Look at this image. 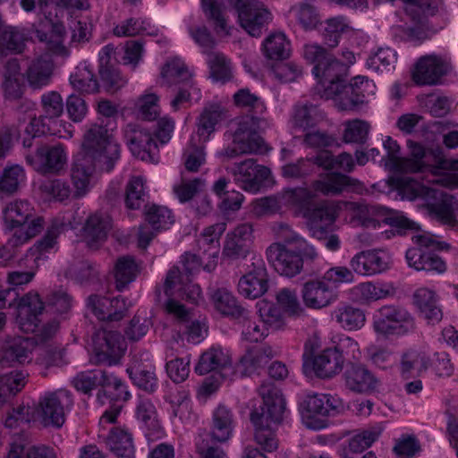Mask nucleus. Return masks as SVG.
Returning <instances> with one entry per match:
<instances>
[{
    "mask_svg": "<svg viewBox=\"0 0 458 458\" xmlns=\"http://www.w3.org/2000/svg\"><path fill=\"white\" fill-rule=\"evenodd\" d=\"M112 125L93 123L86 130L81 148L75 156L72 167V182L76 198L83 197L89 190V182L97 165L110 172L120 157V145L114 136Z\"/></svg>",
    "mask_w": 458,
    "mask_h": 458,
    "instance_id": "nucleus-1",
    "label": "nucleus"
},
{
    "mask_svg": "<svg viewBox=\"0 0 458 458\" xmlns=\"http://www.w3.org/2000/svg\"><path fill=\"white\" fill-rule=\"evenodd\" d=\"M276 234L284 243L271 244L267 250V258L278 274L293 277L301 271L303 259L313 260L318 257L315 248L288 225L280 224Z\"/></svg>",
    "mask_w": 458,
    "mask_h": 458,
    "instance_id": "nucleus-2",
    "label": "nucleus"
},
{
    "mask_svg": "<svg viewBox=\"0 0 458 458\" xmlns=\"http://www.w3.org/2000/svg\"><path fill=\"white\" fill-rule=\"evenodd\" d=\"M316 193L306 187L286 188L281 191V199L285 208L296 216L306 219L309 230L315 238L326 234L327 221L333 217L331 201H315Z\"/></svg>",
    "mask_w": 458,
    "mask_h": 458,
    "instance_id": "nucleus-3",
    "label": "nucleus"
},
{
    "mask_svg": "<svg viewBox=\"0 0 458 458\" xmlns=\"http://www.w3.org/2000/svg\"><path fill=\"white\" fill-rule=\"evenodd\" d=\"M3 229L11 236L7 244L18 247L28 242L44 228V219L36 216L33 205L25 199L7 202L2 209Z\"/></svg>",
    "mask_w": 458,
    "mask_h": 458,
    "instance_id": "nucleus-4",
    "label": "nucleus"
},
{
    "mask_svg": "<svg viewBox=\"0 0 458 458\" xmlns=\"http://www.w3.org/2000/svg\"><path fill=\"white\" fill-rule=\"evenodd\" d=\"M61 8L58 0H38V24H33V28L36 38L46 45L48 51L58 56H67L69 50L64 45L66 30L60 21L63 16Z\"/></svg>",
    "mask_w": 458,
    "mask_h": 458,
    "instance_id": "nucleus-5",
    "label": "nucleus"
},
{
    "mask_svg": "<svg viewBox=\"0 0 458 458\" xmlns=\"http://www.w3.org/2000/svg\"><path fill=\"white\" fill-rule=\"evenodd\" d=\"M303 57L312 64V73L317 79L316 92L318 95L325 89L343 82L346 76V65L321 46L311 43L304 46Z\"/></svg>",
    "mask_w": 458,
    "mask_h": 458,
    "instance_id": "nucleus-6",
    "label": "nucleus"
},
{
    "mask_svg": "<svg viewBox=\"0 0 458 458\" xmlns=\"http://www.w3.org/2000/svg\"><path fill=\"white\" fill-rule=\"evenodd\" d=\"M44 310V303L37 292L24 294L17 304L16 322L24 333H37L39 341L46 342L53 338L59 329V322L52 319L39 327V316Z\"/></svg>",
    "mask_w": 458,
    "mask_h": 458,
    "instance_id": "nucleus-7",
    "label": "nucleus"
},
{
    "mask_svg": "<svg viewBox=\"0 0 458 458\" xmlns=\"http://www.w3.org/2000/svg\"><path fill=\"white\" fill-rule=\"evenodd\" d=\"M264 123L262 118L242 116L238 122L232 144L217 152L216 156L225 162L240 155L261 151L264 141L259 131Z\"/></svg>",
    "mask_w": 458,
    "mask_h": 458,
    "instance_id": "nucleus-8",
    "label": "nucleus"
},
{
    "mask_svg": "<svg viewBox=\"0 0 458 458\" xmlns=\"http://www.w3.org/2000/svg\"><path fill=\"white\" fill-rule=\"evenodd\" d=\"M372 327L378 335L404 336L416 330L414 317L406 309L395 305H384L373 315Z\"/></svg>",
    "mask_w": 458,
    "mask_h": 458,
    "instance_id": "nucleus-9",
    "label": "nucleus"
},
{
    "mask_svg": "<svg viewBox=\"0 0 458 458\" xmlns=\"http://www.w3.org/2000/svg\"><path fill=\"white\" fill-rule=\"evenodd\" d=\"M333 217L327 221L326 233L333 230L337 217L343 213L344 219L352 226L376 229L379 227L380 206L369 205L363 201H331Z\"/></svg>",
    "mask_w": 458,
    "mask_h": 458,
    "instance_id": "nucleus-10",
    "label": "nucleus"
},
{
    "mask_svg": "<svg viewBox=\"0 0 458 458\" xmlns=\"http://www.w3.org/2000/svg\"><path fill=\"white\" fill-rule=\"evenodd\" d=\"M73 405L72 394L65 389L45 393L38 406L32 408L36 420L44 427L61 428L65 421V412Z\"/></svg>",
    "mask_w": 458,
    "mask_h": 458,
    "instance_id": "nucleus-11",
    "label": "nucleus"
},
{
    "mask_svg": "<svg viewBox=\"0 0 458 458\" xmlns=\"http://www.w3.org/2000/svg\"><path fill=\"white\" fill-rule=\"evenodd\" d=\"M263 399L260 411H255L250 415L252 423H266L277 426L286 412L285 401L279 389L271 383H263L259 388Z\"/></svg>",
    "mask_w": 458,
    "mask_h": 458,
    "instance_id": "nucleus-12",
    "label": "nucleus"
},
{
    "mask_svg": "<svg viewBox=\"0 0 458 458\" xmlns=\"http://www.w3.org/2000/svg\"><path fill=\"white\" fill-rule=\"evenodd\" d=\"M125 349L124 340L118 332L100 329L93 336L91 361L97 365L116 364L123 355Z\"/></svg>",
    "mask_w": 458,
    "mask_h": 458,
    "instance_id": "nucleus-13",
    "label": "nucleus"
},
{
    "mask_svg": "<svg viewBox=\"0 0 458 458\" xmlns=\"http://www.w3.org/2000/svg\"><path fill=\"white\" fill-rule=\"evenodd\" d=\"M233 6L240 25L252 37H259L272 20L270 12L258 0H236Z\"/></svg>",
    "mask_w": 458,
    "mask_h": 458,
    "instance_id": "nucleus-14",
    "label": "nucleus"
},
{
    "mask_svg": "<svg viewBox=\"0 0 458 458\" xmlns=\"http://www.w3.org/2000/svg\"><path fill=\"white\" fill-rule=\"evenodd\" d=\"M104 387L113 388L114 393H110V395H112L110 397H107L106 390H101L98 393L97 400L100 404H105V400L109 399V408L106 409L100 417V425L114 423L122 411L123 403L131 396L127 390L125 383L113 374L107 373Z\"/></svg>",
    "mask_w": 458,
    "mask_h": 458,
    "instance_id": "nucleus-15",
    "label": "nucleus"
},
{
    "mask_svg": "<svg viewBox=\"0 0 458 458\" xmlns=\"http://www.w3.org/2000/svg\"><path fill=\"white\" fill-rule=\"evenodd\" d=\"M393 263L385 249H371L356 253L349 262L352 271L361 276H373L387 271Z\"/></svg>",
    "mask_w": 458,
    "mask_h": 458,
    "instance_id": "nucleus-16",
    "label": "nucleus"
},
{
    "mask_svg": "<svg viewBox=\"0 0 458 458\" xmlns=\"http://www.w3.org/2000/svg\"><path fill=\"white\" fill-rule=\"evenodd\" d=\"M268 289V276L263 259L253 255L250 264L247 266V272L239 279L238 292L248 299H257L267 293Z\"/></svg>",
    "mask_w": 458,
    "mask_h": 458,
    "instance_id": "nucleus-17",
    "label": "nucleus"
},
{
    "mask_svg": "<svg viewBox=\"0 0 458 458\" xmlns=\"http://www.w3.org/2000/svg\"><path fill=\"white\" fill-rule=\"evenodd\" d=\"M311 187L315 192L324 196H338L344 191L360 194L364 191L363 183L356 178L340 172L323 174L314 180Z\"/></svg>",
    "mask_w": 458,
    "mask_h": 458,
    "instance_id": "nucleus-18",
    "label": "nucleus"
},
{
    "mask_svg": "<svg viewBox=\"0 0 458 458\" xmlns=\"http://www.w3.org/2000/svg\"><path fill=\"white\" fill-rule=\"evenodd\" d=\"M26 161L38 173L58 174L67 164V152L61 144L43 145L34 155H27Z\"/></svg>",
    "mask_w": 458,
    "mask_h": 458,
    "instance_id": "nucleus-19",
    "label": "nucleus"
},
{
    "mask_svg": "<svg viewBox=\"0 0 458 458\" xmlns=\"http://www.w3.org/2000/svg\"><path fill=\"white\" fill-rule=\"evenodd\" d=\"M195 371L199 375L218 371L223 378L233 380V366L229 350L219 345L211 346L199 357Z\"/></svg>",
    "mask_w": 458,
    "mask_h": 458,
    "instance_id": "nucleus-20",
    "label": "nucleus"
},
{
    "mask_svg": "<svg viewBox=\"0 0 458 458\" xmlns=\"http://www.w3.org/2000/svg\"><path fill=\"white\" fill-rule=\"evenodd\" d=\"M303 303L309 309L321 310L338 299V291L321 276L306 282L301 288Z\"/></svg>",
    "mask_w": 458,
    "mask_h": 458,
    "instance_id": "nucleus-21",
    "label": "nucleus"
},
{
    "mask_svg": "<svg viewBox=\"0 0 458 458\" xmlns=\"http://www.w3.org/2000/svg\"><path fill=\"white\" fill-rule=\"evenodd\" d=\"M233 175L239 187L245 191L256 193L270 175V170L250 158L238 164L233 170Z\"/></svg>",
    "mask_w": 458,
    "mask_h": 458,
    "instance_id": "nucleus-22",
    "label": "nucleus"
},
{
    "mask_svg": "<svg viewBox=\"0 0 458 458\" xmlns=\"http://www.w3.org/2000/svg\"><path fill=\"white\" fill-rule=\"evenodd\" d=\"M448 64L441 57L428 55L420 57L412 71V80L418 85H435L447 73Z\"/></svg>",
    "mask_w": 458,
    "mask_h": 458,
    "instance_id": "nucleus-23",
    "label": "nucleus"
},
{
    "mask_svg": "<svg viewBox=\"0 0 458 458\" xmlns=\"http://www.w3.org/2000/svg\"><path fill=\"white\" fill-rule=\"evenodd\" d=\"M345 386L358 394L376 392L380 381L376 375L361 363L350 364L344 373Z\"/></svg>",
    "mask_w": 458,
    "mask_h": 458,
    "instance_id": "nucleus-24",
    "label": "nucleus"
},
{
    "mask_svg": "<svg viewBox=\"0 0 458 458\" xmlns=\"http://www.w3.org/2000/svg\"><path fill=\"white\" fill-rule=\"evenodd\" d=\"M302 406L308 417L335 416L344 410V403L337 395L323 393H311L307 394Z\"/></svg>",
    "mask_w": 458,
    "mask_h": 458,
    "instance_id": "nucleus-25",
    "label": "nucleus"
},
{
    "mask_svg": "<svg viewBox=\"0 0 458 458\" xmlns=\"http://www.w3.org/2000/svg\"><path fill=\"white\" fill-rule=\"evenodd\" d=\"M226 230V224L220 222L206 227L199 234L197 242L203 256L209 259L204 269L210 272L215 269L220 250V237Z\"/></svg>",
    "mask_w": 458,
    "mask_h": 458,
    "instance_id": "nucleus-26",
    "label": "nucleus"
},
{
    "mask_svg": "<svg viewBox=\"0 0 458 458\" xmlns=\"http://www.w3.org/2000/svg\"><path fill=\"white\" fill-rule=\"evenodd\" d=\"M135 417L145 428V435L149 441L160 439L165 436V430L158 419L157 408L149 398L143 395L139 396L135 408Z\"/></svg>",
    "mask_w": 458,
    "mask_h": 458,
    "instance_id": "nucleus-27",
    "label": "nucleus"
},
{
    "mask_svg": "<svg viewBox=\"0 0 458 458\" xmlns=\"http://www.w3.org/2000/svg\"><path fill=\"white\" fill-rule=\"evenodd\" d=\"M276 352L270 346L253 347L248 349L233 366V379L250 376L263 369L276 356Z\"/></svg>",
    "mask_w": 458,
    "mask_h": 458,
    "instance_id": "nucleus-28",
    "label": "nucleus"
},
{
    "mask_svg": "<svg viewBox=\"0 0 458 458\" xmlns=\"http://www.w3.org/2000/svg\"><path fill=\"white\" fill-rule=\"evenodd\" d=\"M88 307L99 320H120L128 310L126 299L121 296L109 298L106 296H90Z\"/></svg>",
    "mask_w": 458,
    "mask_h": 458,
    "instance_id": "nucleus-29",
    "label": "nucleus"
},
{
    "mask_svg": "<svg viewBox=\"0 0 458 458\" xmlns=\"http://www.w3.org/2000/svg\"><path fill=\"white\" fill-rule=\"evenodd\" d=\"M127 144L131 154L142 161L157 162L158 144L154 136L147 130L137 128L127 134Z\"/></svg>",
    "mask_w": 458,
    "mask_h": 458,
    "instance_id": "nucleus-30",
    "label": "nucleus"
},
{
    "mask_svg": "<svg viewBox=\"0 0 458 458\" xmlns=\"http://www.w3.org/2000/svg\"><path fill=\"white\" fill-rule=\"evenodd\" d=\"M111 229V217L108 215L97 212L87 218L82 227L81 235L89 248L98 249L106 242Z\"/></svg>",
    "mask_w": 458,
    "mask_h": 458,
    "instance_id": "nucleus-31",
    "label": "nucleus"
},
{
    "mask_svg": "<svg viewBox=\"0 0 458 458\" xmlns=\"http://www.w3.org/2000/svg\"><path fill=\"white\" fill-rule=\"evenodd\" d=\"M180 283V268L178 267H171L165 276L164 283V292L167 296L165 303L166 313L172 316L180 323L189 322L191 318V311L186 309L183 304L174 300L173 296L175 294V288Z\"/></svg>",
    "mask_w": 458,
    "mask_h": 458,
    "instance_id": "nucleus-32",
    "label": "nucleus"
},
{
    "mask_svg": "<svg viewBox=\"0 0 458 458\" xmlns=\"http://www.w3.org/2000/svg\"><path fill=\"white\" fill-rule=\"evenodd\" d=\"M436 200L427 204L428 213L441 224L458 229V199L452 195L437 192Z\"/></svg>",
    "mask_w": 458,
    "mask_h": 458,
    "instance_id": "nucleus-33",
    "label": "nucleus"
},
{
    "mask_svg": "<svg viewBox=\"0 0 458 458\" xmlns=\"http://www.w3.org/2000/svg\"><path fill=\"white\" fill-rule=\"evenodd\" d=\"M413 304L420 316L427 320L428 324L436 325L443 318V311L438 304L437 293L427 287L418 288L412 296Z\"/></svg>",
    "mask_w": 458,
    "mask_h": 458,
    "instance_id": "nucleus-34",
    "label": "nucleus"
},
{
    "mask_svg": "<svg viewBox=\"0 0 458 458\" xmlns=\"http://www.w3.org/2000/svg\"><path fill=\"white\" fill-rule=\"evenodd\" d=\"M47 53L33 59L29 64L25 76L29 85L33 89H41L47 86L54 72V55L45 47Z\"/></svg>",
    "mask_w": 458,
    "mask_h": 458,
    "instance_id": "nucleus-35",
    "label": "nucleus"
},
{
    "mask_svg": "<svg viewBox=\"0 0 458 458\" xmlns=\"http://www.w3.org/2000/svg\"><path fill=\"white\" fill-rule=\"evenodd\" d=\"M406 261L409 267L416 270L443 274L446 271L445 261L437 253L429 250H423L420 248H411L406 251Z\"/></svg>",
    "mask_w": 458,
    "mask_h": 458,
    "instance_id": "nucleus-36",
    "label": "nucleus"
},
{
    "mask_svg": "<svg viewBox=\"0 0 458 458\" xmlns=\"http://www.w3.org/2000/svg\"><path fill=\"white\" fill-rule=\"evenodd\" d=\"M313 370L320 378H331L344 369V360L333 347L326 348L313 358Z\"/></svg>",
    "mask_w": 458,
    "mask_h": 458,
    "instance_id": "nucleus-37",
    "label": "nucleus"
},
{
    "mask_svg": "<svg viewBox=\"0 0 458 458\" xmlns=\"http://www.w3.org/2000/svg\"><path fill=\"white\" fill-rule=\"evenodd\" d=\"M72 219V212L64 213V215L58 216L53 219L52 224L47 229L43 239L38 241L35 245L36 250L40 255L55 250L58 235L62 232L74 227Z\"/></svg>",
    "mask_w": 458,
    "mask_h": 458,
    "instance_id": "nucleus-38",
    "label": "nucleus"
},
{
    "mask_svg": "<svg viewBox=\"0 0 458 458\" xmlns=\"http://www.w3.org/2000/svg\"><path fill=\"white\" fill-rule=\"evenodd\" d=\"M34 347V342L28 337L17 336L9 339L2 350L1 364L24 363L30 360V354Z\"/></svg>",
    "mask_w": 458,
    "mask_h": 458,
    "instance_id": "nucleus-39",
    "label": "nucleus"
},
{
    "mask_svg": "<svg viewBox=\"0 0 458 458\" xmlns=\"http://www.w3.org/2000/svg\"><path fill=\"white\" fill-rule=\"evenodd\" d=\"M209 301L214 310L225 317L239 318L244 314L242 307L233 294L225 288H217L210 292Z\"/></svg>",
    "mask_w": 458,
    "mask_h": 458,
    "instance_id": "nucleus-40",
    "label": "nucleus"
},
{
    "mask_svg": "<svg viewBox=\"0 0 458 458\" xmlns=\"http://www.w3.org/2000/svg\"><path fill=\"white\" fill-rule=\"evenodd\" d=\"M352 292L359 301L371 302L393 296L395 288L390 283L368 281L355 285Z\"/></svg>",
    "mask_w": 458,
    "mask_h": 458,
    "instance_id": "nucleus-41",
    "label": "nucleus"
},
{
    "mask_svg": "<svg viewBox=\"0 0 458 458\" xmlns=\"http://www.w3.org/2000/svg\"><path fill=\"white\" fill-rule=\"evenodd\" d=\"M331 317L340 327L348 331L359 330L366 322L364 311L350 304L335 307L332 311Z\"/></svg>",
    "mask_w": 458,
    "mask_h": 458,
    "instance_id": "nucleus-42",
    "label": "nucleus"
},
{
    "mask_svg": "<svg viewBox=\"0 0 458 458\" xmlns=\"http://www.w3.org/2000/svg\"><path fill=\"white\" fill-rule=\"evenodd\" d=\"M322 98L332 99L335 106L342 111H352L356 109L360 103H354L356 100L353 89L344 81L339 82L335 86H330L324 89V92L319 95Z\"/></svg>",
    "mask_w": 458,
    "mask_h": 458,
    "instance_id": "nucleus-43",
    "label": "nucleus"
},
{
    "mask_svg": "<svg viewBox=\"0 0 458 458\" xmlns=\"http://www.w3.org/2000/svg\"><path fill=\"white\" fill-rule=\"evenodd\" d=\"M223 119V109L217 104L204 107L197 121V133L199 140L207 142L216 131V126Z\"/></svg>",
    "mask_w": 458,
    "mask_h": 458,
    "instance_id": "nucleus-44",
    "label": "nucleus"
},
{
    "mask_svg": "<svg viewBox=\"0 0 458 458\" xmlns=\"http://www.w3.org/2000/svg\"><path fill=\"white\" fill-rule=\"evenodd\" d=\"M157 30L151 22L143 17H131L122 21L116 24L113 29L114 36L123 37H134L137 35H156Z\"/></svg>",
    "mask_w": 458,
    "mask_h": 458,
    "instance_id": "nucleus-45",
    "label": "nucleus"
},
{
    "mask_svg": "<svg viewBox=\"0 0 458 458\" xmlns=\"http://www.w3.org/2000/svg\"><path fill=\"white\" fill-rule=\"evenodd\" d=\"M110 450L120 458H134V445L130 432L121 428H113L106 439Z\"/></svg>",
    "mask_w": 458,
    "mask_h": 458,
    "instance_id": "nucleus-46",
    "label": "nucleus"
},
{
    "mask_svg": "<svg viewBox=\"0 0 458 458\" xmlns=\"http://www.w3.org/2000/svg\"><path fill=\"white\" fill-rule=\"evenodd\" d=\"M381 430L377 428H369L362 430L348 439V443L344 446L341 458H352L350 454H360L370 447L379 437Z\"/></svg>",
    "mask_w": 458,
    "mask_h": 458,
    "instance_id": "nucleus-47",
    "label": "nucleus"
},
{
    "mask_svg": "<svg viewBox=\"0 0 458 458\" xmlns=\"http://www.w3.org/2000/svg\"><path fill=\"white\" fill-rule=\"evenodd\" d=\"M201 9L207 19L213 22L217 33L230 34V27L225 16L226 7L224 0H200Z\"/></svg>",
    "mask_w": 458,
    "mask_h": 458,
    "instance_id": "nucleus-48",
    "label": "nucleus"
},
{
    "mask_svg": "<svg viewBox=\"0 0 458 458\" xmlns=\"http://www.w3.org/2000/svg\"><path fill=\"white\" fill-rule=\"evenodd\" d=\"M106 375V371L99 369L81 371L72 378V384L77 391L90 395L98 386L104 387Z\"/></svg>",
    "mask_w": 458,
    "mask_h": 458,
    "instance_id": "nucleus-49",
    "label": "nucleus"
},
{
    "mask_svg": "<svg viewBox=\"0 0 458 458\" xmlns=\"http://www.w3.org/2000/svg\"><path fill=\"white\" fill-rule=\"evenodd\" d=\"M263 50L268 59H286L291 54V43L284 33H272L264 40Z\"/></svg>",
    "mask_w": 458,
    "mask_h": 458,
    "instance_id": "nucleus-50",
    "label": "nucleus"
},
{
    "mask_svg": "<svg viewBox=\"0 0 458 458\" xmlns=\"http://www.w3.org/2000/svg\"><path fill=\"white\" fill-rule=\"evenodd\" d=\"M233 432V415L224 405H219L213 413L212 437L218 442L228 440Z\"/></svg>",
    "mask_w": 458,
    "mask_h": 458,
    "instance_id": "nucleus-51",
    "label": "nucleus"
},
{
    "mask_svg": "<svg viewBox=\"0 0 458 458\" xmlns=\"http://www.w3.org/2000/svg\"><path fill=\"white\" fill-rule=\"evenodd\" d=\"M207 64L210 78L215 81H228L233 75L231 61L221 52H211L207 55Z\"/></svg>",
    "mask_w": 458,
    "mask_h": 458,
    "instance_id": "nucleus-52",
    "label": "nucleus"
},
{
    "mask_svg": "<svg viewBox=\"0 0 458 458\" xmlns=\"http://www.w3.org/2000/svg\"><path fill=\"white\" fill-rule=\"evenodd\" d=\"M318 122V108L313 105H296L291 117V123L294 130L307 131L312 129Z\"/></svg>",
    "mask_w": 458,
    "mask_h": 458,
    "instance_id": "nucleus-53",
    "label": "nucleus"
},
{
    "mask_svg": "<svg viewBox=\"0 0 458 458\" xmlns=\"http://www.w3.org/2000/svg\"><path fill=\"white\" fill-rule=\"evenodd\" d=\"M24 30L19 27L4 26L0 31V50L13 54L21 53L25 47Z\"/></svg>",
    "mask_w": 458,
    "mask_h": 458,
    "instance_id": "nucleus-54",
    "label": "nucleus"
},
{
    "mask_svg": "<svg viewBox=\"0 0 458 458\" xmlns=\"http://www.w3.org/2000/svg\"><path fill=\"white\" fill-rule=\"evenodd\" d=\"M29 374L22 370H14L0 376V401L5 402L15 395L26 386Z\"/></svg>",
    "mask_w": 458,
    "mask_h": 458,
    "instance_id": "nucleus-55",
    "label": "nucleus"
},
{
    "mask_svg": "<svg viewBox=\"0 0 458 458\" xmlns=\"http://www.w3.org/2000/svg\"><path fill=\"white\" fill-rule=\"evenodd\" d=\"M428 356L421 348H410L403 352L401 357V373L408 377L411 371L426 369L428 363Z\"/></svg>",
    "mask_w": 458,
    "mask_h": 458,
    "instance_id": "nucleus-56",
    "label": "nucleus"
},
{
    "mask_svg": "<svg viewBox=\"0 0 458 458\" xmlns=\"http://www.w3.org/2000/svg\"><path fill=\"white\" fill-rule=\"evenodd\" d=\"M238 319H240V324L242 325V340L250 343H257L268 335L267 327L260 320L252 318L246 309H244V314Z\"/></svg>",
    "mask_w": 458,
    "mask_h": 458,
    "instance_id": "nucleus-57",
    "label": "nucleus"
},
{
    "mask_svg": "<svg viewBox=\"0 0 458 458\" xmlns=\"http://www.w3.org/2000/svg\"><path fill=\"white\" fill-rule=\"evenodd\" d=\"M190 78L191 72L180 58L168 60L161 70V79L165 85L179 84L187 81Z\"/></svg>",
    "mask_w": 458,
    "mask_h": 458,
    "instance_id": "nucleus-58",
    "label": "nucleus"
},
{
    "mask_svg": "<svg viewBox=\"0 0 458 458\" xmlns=\"http://www.w3.org/2000/svg\"><path fill=\"white\" fill-rule=\"evenodd\" d=\"M233 100L237 106L248 108L252 112V114L247 116L262 118L265 121L262 126L267 124V121L263 117V114L267 112V106L259 97L250 93L248 89H242L233 95Z\"/></svg>",
    "mask_w": 458,
    "mask_h": 458,
    "instance_id": "nucleus-59",
    "label": "nucleus"
},
{
    "mask_svg": "<svg viewBox=\"0 0 458 458\" xmlns=\"http://www.w3.org/2000/svg\"><path fill=\"white\" fill-rule=\"evenodd\" d=\"M344 127L343 140L345 143L363 144L369 138L370 124L365 120H348Z\"/></svg>",
    "mask_w": 458,
    "mask_h": 458,
    "instance_id": "nucleus-60",
    "label": "nucleus"
},
{
    "mask_svg": "<svg viewBox=\"0 0 458 458\" xmlns=\"http://www.w3.org/2000/svg\"><path fill=\"white\" fill-rule=\"evenodd\" d=\"M407 148L411 157H403L401 174H414L422 171L425 166V147L420 143L408 140Z\"/></svg>",
    "mask_w": 458,
    "mask_h": 458,
    "instance_id": "nucleus-61",
    "label": "nucleus"
},
{
    "mask_svg": "<svg viewBox=\"0 0 458 458\" xmlns=\"http://www.w3.org/2000/svg\"><path fill=\"white\" fill-rule=\"evenodd\" d=\"M146 179L142 175L132 176L126 186L125 204L130 209H139L145 202Z\"/></svg>",
    "mask_w": 458,
    "mask_h": 458,
    "instance_id": "nucleus-62",
    "label": "nucleus"
},
{
    "mask_svg": "<svg viewBox=\"0 0 458 458\" xmlns=\"http://www.w3.org/2000/svg\"><path fill=\"white\" fill-rule=\"evenodd\" d=\"M139 271V265L133 258L129 256L120 258L116 262L114 272L117 288L122 290L134 281Z\"/></svg>",
    "mask_w": 458,
    "mask_h": 458,
    "instance_id": "nucleus-63",
    "label": "nucleus"
},
{
    "mask_svg": "<svg viewBox=\"0 0 458 458\" xmlns=\"http://www.w3.org/2000/svg\"><path fill=\"white\" fill-rule=\"evenodd\" d=\"M24 180L25 172L21 165H7L0 174V191L13 194Z\"/></svg>",
    "mask_w": 458,
    "mask_h": 458,
    "instance_id": "nucleus-64",
    "label": "nucleus"
}]
</instances>
